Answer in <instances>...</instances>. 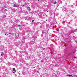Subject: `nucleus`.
I'll return each mask as SVG.
<instances>
[{"label": "nucleus", "mask_w": 77, "mask_h": 77, "mask_svg": "<svg viewBox=\"0 0 77 77\" xmlns=\"http://www.w3.org/2000/svg\"><path fill=\"white\" fill-rule=\"evenodd\" d=\"M63 10L66 11V14H70V13H69V12L70 11H68V10L65 9V8H63Z\"/></svg>", "instance_id": "obj_1"}, {"label": "nucleus", "mask_w": 77, "mask_h": 77, "mask_svg": "<svg viewBox=\"0 0 77 77\" xmlns=\"http://www.w3.org/2000/svg\"><path fill=\"white\" fill-rule=\"evenodd\" d=\"M13 6L14 7H15L16 8V7H17V6H18V5H17L16 4H14Z\"/></svg>", "instance_id": "obj_2"}, {"label": "nucleus", "mask_w": 77, "mask_h": 77, "mask_svg": "<svg viewBox=\"0 0 77 77\" xmlns=\"http://www.w3.org/2000/svg\"><path fill=\"white\" fill-rule=\"evenodd\" d=\"M69 13H70V14H73V12H72V10H71L69 11Z\"/></svg>", "instance_id": "obj_3"}, {"label": "nucleus", "mask_w": 77, "mask_h": 77, "mask_svg": "<svg viewBox=\"0 0 77 77\" xmlns=\"http://www.w3.org/2000/svg\"><path fill=\"white\" fill-rule=\"evenodd\" d=\"M27 10L28 11H30L31 10L30 9V7H28L27 8Z\"/></svg>", "instance_id": "obj_4"}, {"label": "nucleus", "mask_w": 77, "mask_h": 77, "mask_svg": "<svg viewBox=\"0 0 77 77\" xmlns=\"http://www.w3.org/2000/svg\"><path fill=\"white\" fill-rule=\"evenodd\" d=\"M70 33H74V31L73 30H71L70 31Z\"/></svg>", "instance_id": "obj_5"}, {"label": "nucleus", "mask_w": 77, "mask_h": 77, "mask_svg": "<svg viewBox=\"0 0 77 77\" xmlns=\"http://www.w3.org/2000/svg\"><path fill=\"white\" fill-rule=\"evenodd\" d=\"M13 71H14V72H16V70H15V69L14 68L13 69Z\"/></svg>", "instance_id": "obj_6"}, {"label": "nucleus", "mask_w": 77, "mask_h": 77, "mask_svg": "<svg viewBox=\"0 0 77 77\" xmlns=\"http://www.w3.org/2000/svg\"><path fill=\"white\" fill-rule=\"evenodd\" d=\"M2 54H1V56H3V54H4V53H3V52H2Z\"/></svg>", "instance_id": "obj_7"}, {"label": "nucleus", "mask_w": 77, "mask_h": 77, "mask_svg": "<svg viewBox=\"0 0 77 77\" xmlns=\"http://www.w3.org/2000/svg\"><path fill=\"white\" fill-rule=\"evenodd\" d=\"M66 76H69V77H71V76H72V75H66Z\"/></svg>", "instance_id": "obj_8"}, {"label": "nucleus", "mask_w": 77, "mask_h": 77, "mask_svg": "<svg viewBox=\"0 0 77 77\" xmlns=\"http://www.w3.org/2000/svg\"><path fill=\"white\" fill-rule=\"evenodd\" d=\"M55 66H56L57 67L59 66V65H58V64H56L55 65Z\"/></svg>", "instance_id": "obj_9"}, {"label": "nucleus", "mask_w": 77, "mask_h": 77, "mask_svg": "<svg viewBox=\"0 0 77 77\" xmlns=\"http://www.w3.org/2000/svg\"><path fill=\"white\" fill-rule=\"evenodd\" d=\"M56 3H57L55 1L54 2V5H56Z\"/></svg>", "instance_id": "obj_10"}, {"label": "nucleus", "mask_w": 77, "mask_h": 77, "mask_svg": "<svg viewBox=\"0 0 77 77\" xmlns=\"http://www.w3.org/2000/svg\"><path fill=\"white\" fill-rule=\"evenodd\" d=\"M22 26H26V25H23V24H22Z\"/></svg>", "instance_id": "obj_11"}, {"label": "nucleus", "mask_w": 77, "mask_h": 77, "mask_svg": "<svg viewBox=\"0 0 77 77\" xmlns=\"http://www.w3.org/2000/svg\"><path fill=\"white\" fill-rule=\"evenodd\" d=\"M5 35H6V34H7V32H5Z\"/></svg>", "instance_id": "obj_12"}, {"label": "nucleus", "mask_w": 77, "mask_h": 77, "mask_svg": "<svg viewBox=\"0 0 77 77\" xmlns=\"http://www.w3.org/2000/svg\"><path fill=\"white\" fill-rule=\"evenodd\" d=\"M76 37L73 36V38H74L75 39H76Z\"/></svg>", "instance_id": "obj_13"}, {"label": "nucleus", "mask_w": 77, "mask_h": 77, "mask_svg": "<svg viewBox=\"0 0 77 77\" xmlns=\"http://www.w3.org/2000/svg\"><path fill=\"white\" fill-rule=\"evenodd\" d=\"M9 34H10V35H12V33H11V32H10V33H9Z\"/></svg>", "instance_id": "obj_14"}, {"label": "nucleus", "mask_w": 77, "mask_h": 77, "mask_svg": "<svg viewBox=\"0 0 77 77\" xmlns=\"http://www.w3.org/2000/svg\"><path fill=\"white\" fill-rule=\"evenodd\" d=\"M71 23V22H69L68 23H69V24H70V23Z\"/></svg>", "instance_id": "obj_15"}, {"label": "nucleus", "mask_w": 77, "mask_h": 77, "mask_svg": "<svg viewBox=\"0 0 77 77\" xmlns=\"http://www.w3.org/2000/svg\"><path fill=\"white\" fill-rule=\"evenodd\" d=\"M33 21H34V20H32V22H33Z\"/></svg>", "instance_id": "obj_16"}, {"label": "nucleus", "mask_w": 77, "mask_h": 77, "mask_svg": "<svg viewBox=\"0 0 77 77\" xmlns=\"http://www.w3.org/2000/svg\"><path fill=\"white\" fill-rule=\"evenodd\" d=\"M24 5H23L22 6V7H24Z\"/></svg>", "instance_id": "obj_17"}, {"label": "nucleus", "mask_w": 77, "mask_h": 77, "mask_svg": "<svg viewBox=\"0 0 77 77\" xmlns=\"http://www.w3.org/2000/svg\"><path fill=\"white\" fill-rule=\"evenodd\" d=\"M5 11H7V9H5Z\"/></svg>", "instance_id": "obj_18"}, {"label": "nucleus", "mask_w": 77, "mask_h": 77, "mask_svg": "<svg viewBox=\"0 0 77 77\" xmlns=\"http://www.w3.org/2000/svg\"><path fill=\"white\" fill-rule=\"evenodd\" d=\"M20 25H18V27H20Z\"/></svg>", "instance_id": "obj_19"}, {"label": "nucleus", "mask_w": 77, "mask_h": 77, "mask_svg": "<svg viewBox=\"0 0 77 77\" xmlns=\"http://www.w3.org/2000/svg\"><path fill=\"white\" fill-rule=\"evenodd\" d=\"M42 26H40V28H42Z\"/></svg>", "instance_id": "obj_20"}, {"label": "nucleus", "mask_w": 77, "mask_h": 77, "mask_svg": "<svg viewBox=\"0 0 77 77\" xmlns=\"http://www.w3.org/2000/svg\"><path fill=\"white\" fill-rule=\"evenodd\" d=\"M37 72H38V73H39V72H38V71H37Z\"/></svg>", "instance_id": "obj_21"}, {"label": "nucleus", "mask_w": 77, "mask_h": 77, "mask_svg": "<svg viewBox=\"0 0 77 77\" xmlns=\"http://www.w3.org/2000/svg\"><path fill=\"white\" fill-rule=\"evenodd\" d=\"M46 21H47V20H46Z\"/></svg>", "instance_id": "obj_22"}, {"label": "nucleus", "mask_w": 77, "mask_h": 77, "mask_svg": "<svg viewBox=\"0 0 77 77\" xmlns=\"http://www.w3.org/2000/svg\"><path fill=\"white\" fill-rule=\"evenodd\" d=\"M0 42H2V41H0Z\"/></svg>", "instance_id": "obj_23"}, {"label": "nucleus", "mask_w": 77, "mask_h": 77, "mask_svg": "<svg viewBox=\"0 0 77 77\" xmlns=\"http://www.w3.org/2000/svg\"><path fill=\"white\" fill-rule=\"evenodd\" d=\"M35 67H33V68H35Z\"/></svg>", "instance_id": "obj_24"}, {"label": "nucleus", "mask_w": 77, "mask_h": 77, "mask_svg": "<svg viewBox=\"0 0 77 77\" xmlns=\"http://www.w3.org/2000/svg\"><path fill=\"white\" fill-rule=\"evenodd\" d=\"M13 73H14V74L15 73V72H13Z\"/></svg>", "instance_id": "obj_25"}, {"label": "nucleus", "mask_w": 77, "mask_h": 77, "mask_svg": "<svg viewBox=\"0 0 77 77\" xmlns=\"http://www.w3.org/2000/svg\"><path fill=\"white\" fill-rule=\"evenodd\" d=\"M7 35H8V34H7Z\"/></svg>", "instance_id": "obj_26"}, {"label": "nucleus", "mask_w": 77, "mask_h": 77, "mask_svg": "<svg viewBox=\"0 0 77 77\" xmlns=\"http://www.w3.org/2000/svg\"><path fill=\"white\" fill-rule=\"evenodd\" d=\"M67 1H68V0H67Z\"/></svg>", "instance_id": "obj_27"}, {"label": "nucleus", "mask_w": 77, "mask_h": 77, "mask_svg": "<svg viewBox=\"0 0 77 77\" xmlns=\"http://www.w3.org/2000/svg\"><path fill=\"white\" fill-rule=\"evenodd\" d=\"M19 75H20V73H19Z\"/></svg>", "instance_id": "obj_28"}, {"label": "nucleus", "mask_w": 77, "mask_h": 77, "mask_svg": "<svg viewBox=\"0 0 77 77\" xmlns=\"http://www.w3.org/2000/svg\"><path fill=\"white\" fill-rule=\"evenodd\" d=\"M47 12H48V11H47Z\"/></svg>", "instance_id": "obj_29"}, {"label": "nucleus", "mask_w": 77, "mask_h": 77, "mask_svg": "<svg viewBox=\"0 0 77 77\" xmlns=\"http://www.w3.org/2000/svg\"><path fill=\"white\" fill-rule=\"evenodd\" d=\"M39 0H38V1H39Z\"/></svg>", "instance_id": "obj_30"}, {"label": "nucleus", "mask_w": 77, "mask_h": 77, "mask_svg": "<svg viewBox=\"0 0 77 77\" xmlns=\"http://www.w3.org/2000/svg\"><path fill=\"white\" fill-rule=\"evenodd\" d=\"M76 77H77V76H76Z\"/></svg>", "instance_id": "obj_31"}]
</instances>
